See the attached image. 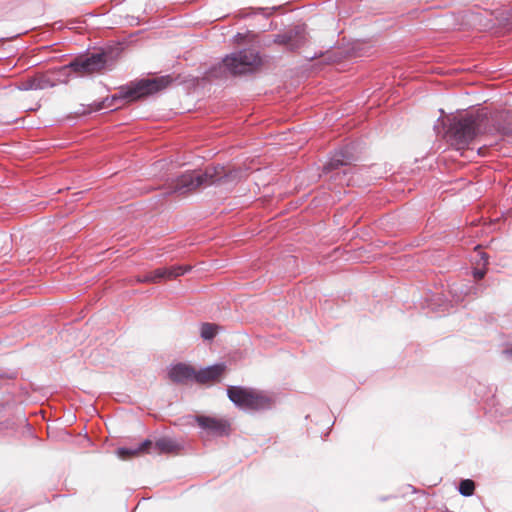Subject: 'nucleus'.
<instances>
[{
    "label": "nucleus",
    "instance_id": "f8f14e48",
    "mask_svg": "<svg viewBox=\"0 0 512 512\" xmlns=\"http://www.w3.org/2000/svg\"><path fill=\"white\" fill-rule=\"evenodd\" d=\"M226 365L224 363L214 364L196 371V382L205 383L208 381L218 379L225 371Z\"/></svg>",
    "mask_w": 512,
    "mask_h": 512
},
{
    "label": "nucleus",
    "instance_id": "39448f33",
    "mask_svg": "<svg viewBox=\"0 0 512 512\" xmlns=\"http://www.w3.org/2000/svg\"><path fill=\"white\" fill-rule=\"evenodd\" d=\"M107 62L105 53H96L89 56L79 57L70 63L69 67L79 76H88L101 72Z\"/></svg>",
    "mask_w": 512,
    "mask_h": 512
},
{
    "label": "nucleus",
    "instance_id": "f03ea898",
    "mask_svg": "<svg viewBox=\"0 0 512 512\" xmlns=\"http://www.w3.org/2000/svg\"><path fill=\"white\" fill-rule=\"evenodd\" d=\"M227 177L223 166H208L204 172L187 171L177 176L172 192L184 194L202 185L221 183Z\"/></svg>",
    "mask_w": 512,
    "mask_h": 512
},
{
    "label": "nucleus",
    "instance_id": "1a4fd4ad",
    "mask_svg": "<svg viewBox=\"0 0 512 512\" xmlns=\"http://www.w3.org/2000/svg\"><path fill=\"white\" fill-rule=\"evenodd\" d=\"M168 376L173 383L186 384L189 381H196V370L185 363H177L168 368Z\"/></svg>",
    "mask_w": 512,
    "mask_h": 512
},
{
    "label": "nucleus",
    "instance_id": "20e7f679",
    "mask_svg": "<svg viewBox=\"0 0 512 512\" xmlns=\"http://www.w3.org/2000/svg\"><path fill=\"white\" fill-rule=\"evenodd\" d=\"M262 65V59L253 50H242L227 55L222 62L224 67L232 75H242L257 70Z\"/></svg>",
    "mask_w": 512,
    "mask_h": 512
},
{
    "label": "nucleus",
    "instance_id": "ddd939ff",
    "mask_svg": "<svg viewBox=\"0 0 512 512\" xmlns=\"http://www.w3.org/2000/svg\"><path fill=\"white\" fill-rule=\"evenodd\" d=\"M178 448L179 444L168 437L159 438L154 444V449L161 453H171L176 451Z\"/></svg>",
    "mask_w": 512,
    "mask_h": 512
},
{
    "label": "nucleus",
    "instance_id": "6ab92c4d",
    "mask_svg": "<svg viewBox=\"0 0 512 512\" xmlns=\"http://www.w3.org/2000/svg\"><path fill=\"white\" fill-rule=\"evenodd\" d=\"M157 276H161L162 279H169V280L174 279L173 266L158 268Z\"/></svg>",
    "mask_w": 512,
    "mask_h": 512
},
{
    "label": "nucleus",
    "instance_id": "9d476101",
    "mask_svg": "<svg viewBox=\"0 0 512 512\" xmlns=\"http://www.w3.org/2000/svg\"><path fill=\"white\" fill-rule=\"evenodd\" d=\"M353 160V154L348 148H342L335 151L327 163L323 166V174L332 173L334 170H338L342 166H347Z\"/></svg>",
    "mask_w": 512,
    "mask_h": 512
},
{
    "label": "nucleus",
    "instance_id": "6e6552de",
    "mask_svg": "<svg viewBox=\"0 0 512 512\" xmlns=\"http://www.w3.org/2000/svg\"><path fill=\"white\" fill-rule=\"evenodd\" d=\"M196 422L201 429L213 436L222 437L229 435L230 424L226 420L201 415L196 417Z\"/></svg>",
    "mask_w": 512,
    "mask_h": 512
},
{
    "label": "nucleus",
    "instance_id": "2eb2a0df",
    "mask_svg": "<svg viewBox=\"0 0 512 512\" xmlns=\"http://www.w3.org/2000/svg\"><path fill=\"white\" fill-rule=\"evenodd\" d=\"M475 490V483L471 479H463L459 482L458 491L464 497L472 496Z\"/></svg>",
    "mask_w": 512,
    "mask_h": 512
},
{
    "label": "nucleus",
    "instance_id": "393cba45",
    "mask_svg": "<svg viewBox=\"0 0 512 512\" xmlns=\"http://www.w3.org/2000/svg\"><path fill=\"white\" fill-rule=\"evenodd\" d=\"M498 132H502V136H508L511 134L512 130H508V129H505V130H497Z\"/></svg>",
    "mask_w": 512,
    "mask_h": 512
},
{
    "label": "nucleus",
    "instance_id": "4be33fe9",
    "mask_svg": "<svg viewBox=\"0 0 512 512\" xmlns=\"http://www.w3.org/2000/svg\"><path fill=\"white\" fill-rule=\"evenodd\" d=\"M486 275L485 269H474L473 270V277L477 280H481Z\"/></svg>",
    "mask_w": 512,
    "mask_h": 512
},
{
    "label": "nucleus",
    "instance_id": "dca6fc26",
    "mask_svg": "<svg viewBox=\"0 0 512 512\" xmlns=\"http://www.w3.org/2000/svg\"><path fill=\"white\" fill-rule=\"evenodd\" d=\"M35 89H46L54 86V82L50 80L47 75H41L32 80V85Z\"/></svg>",
    "mask_w": 512,
    "mask_h": 512
},
{
    "label": "nucleus",
    "instance_id": "7ed1b4c3",
    "mask_svg": "<svg viewBox=\"0 0 512 512\" xmlns=\"http://www.w3.org/2000/svg\"><path fill=\"white\" fill-rule=\"evenodd\" d=\"M227 396L236 407L244 411L269 410L273 404L269 396L242 386H229Z\"/></svg>",
    "mask_w": 512,
    "mask_h": 512
},
{
    "label": "nucleus",
    "instance_id": "b1692460",
    "mask_svg": "<svg viewBox=\"0 0 512 512\" xmlns=\"http://www.w3.org/2000/svg\"><path fill=\"white\" fill-rule=\"evenodd\" d=\"M481 259L484 261V264L488 263V255L486 253L481 252Z\"/></svg>",
    "mask_w": 512,
    "mask_h": 512
},
{
    "label": "nucleus",
    "instance_id": "4468645a",
    "mask_svg": "<svg viewBox=\"0 0 512 512\" xmlns=\"http://www.w3.org/2000/svg\"><path fill=\"white\" fill-rule=\"evenodd\" d=\"M220 326L215 323L204 322L200 326V336L203 340L210 341L218 333Z\"/></svg>",
    "mask_w": 512,
    "mask_h": 512
},
{
    "label": "nucleus",
    "instance_id": "aec40b11",
    "mask_svg": "<svg viewBox=\"0 0 512 512\" xmlns=\"http://www.w3.org/2000/svg\"><path fill=\"white\" fill-rule=\"evenodd\" d=\"M192 266L190 265H173L174 279L190 272Z\"/></svg>",
    "mask_w": 512,
    "mask_h": 512
},
{
    "label": "nucleus",
    "instance_id": "412c9836",
    "mask_svg": "<svg viewBox=\"0 0 512 512\" xmlns=\"http://www.w3.org/2000/svg\"><path fill=\"white\" fill-rule=\"evenodd\" d=\"M153 446V443L151 440L149 439H146L144 440L143 442H141L138 446H137V450L139 451V453L141 452H146L149 450V448H151Z\"/></svg>",
    "mask_w": 512,
    "mask_h": 512
},
{
    "label": "nucleus",
    "instance_id": "9b49d317",
    "mask_svg": "<svg viewBox=\"0 0 512 512\" xmlns=\"http://www.w3.org/2000/svg\"><path fill=\"white\" fill-rule=\"evenodd\" d=\"M274 42L284 45L290 50H295L304 44V36L300 31H289L281 35H277Z\"/></svg>",
    "mask_w": 512,
    "mask_h": 512
},
{
    "label": "nucleus",
    "instance_id": "f3484780",
    "mask_svg": "<svg viewBox=\"0 0 512 512\" xmlns=\"http://www.w3.org/2000/svg\"><path fill=\"white\" fill-rule=\"evenodd\" d=\"M160 280H162V278H161V276H157V269H155L154 271L148 272L142 276L137 277V282H139V283H148V282L157 283Z\"/></svg>",
    "mask_w": 512,
    "mask_h": 512
},
{
    "label": "nucleus",
    "instance_id": "a211bd4d",
    "mask_svg": "<svg viewBox=\"0 0 512 512\" xmlns=\"http://www.w3.org/2000/svg\"><path fill=\"white\" fill-rule=\"evenodd\" d=\"M116 454L120 459L126 460L132 456L139 454L137 447L128 448V447H120L116 450Z\"/></svg>",
    "mask_w": 512,
    "mask_h": 512
},
{
    "label": "nucleus",
    "instance_id": "0eeeda50",
    "mask_svg": "<svg viewBox=\"0 0 512 512\" xmlns=\"http://www.w3.org/2000/svg\"><path fill=\"white\" fill-rule=\"evenodd\" d=\"M442 137L456 150L469 148L471 142L482 130H442Z\"/></svg>",
    "mask_w": 512,
    "mask_h": 512
},
{
    "label": "nucleus",
    "instance_id": "5701e85b",
    "mask_svg": "<svg viewBox=\"0 0 512 512\" xmlns=\"http://www.w3.org/2000/svg\"><path fill=\"white\" fill-rule=\"evenodd\" d=\"M167 166V161L165 159L158 160L154 163L155 169H164Z\"/></svg>",
    "mask_w": 512,
    "mask_h": 512
},
{
    "label": "nucleus",
    "instance_id": "f257e3e1",
    "mask_svg": "<svg viewBox=\"0 0 512 512\" xmlns=\"http://www.w3.org/2000/svg\"><path fill=\"white\" fill-rule=\"evenodd\" d=\"M172 81L173 79L169 75L136 80L120 87L119 92L112 97V101L134 102L167 88Z\"/></svg>",
    "mask_w": 512,
    "mask_h": 512
},
{
    "label": "nucleus",
    "instance_id": "a878e982",
    "mask_svg": "<svg viewBox=\"0 0 512 512\" xmlns=\"http://www.w3.org/2000/svg\"><path fill=\"white\" fill-rule=\"evenodd\" d=\"M211 74L213 76H218V73L216 72V68H214L212 71H211Z\"/></svg>",
    "mask_w": 512,
    "mask_h": 512
},
{
    "label": "nucleus",
    "instance_id": "423d86ee",
    "mask_svg": "<svg viewBox=\"0 0 512 512\" xmlns=\"http://www.w3.org/2000/svg\"><path fill=\"white\" fill-rule=\"evenodd\" d=\"M448 120L449 128H480L488 125L487 112L484 109L459 114Z\"/></svg>",
    "mask_w": 512,
    "mask_h": 512
}]
</instances>
